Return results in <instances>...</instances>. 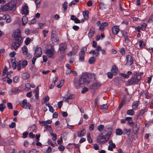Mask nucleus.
<instances>
[{
	"label": "nucleus",
	"mask_w": 153,
	"mask_h": 153,
	"mask_svg": "<svg viewBox=\"0 0 153 153\" xmlns=\"http://www.w3.org/2000/svg\"><path fill=\"white\" fill-rule=\"evenodd\" d=\"M16 3L17 1L16 0H12L4 5L1 7V12L9 11L15 10Z\"/></svg>",
	"instance_id": "1"
},
{
	"label": "nucleus",
	"mask_w": 153,
	"mask_h": 153,
	"mask_svg": "<svg viewBox=\"0 0 153 153\" xmlns=\"http://www.w3.org/2000/svg\"><path fill=\"white\" fill-rule=\"evenodd\" d=\"M133 74L134 75L133 76L127 81L128 84L130 85L139 84L141 79V75L137 73V72H134L133 73Z\"/></svg>",
	"instance_id": "2"
},
{
	"label": "nucleus",
	"mask_w": 153,
	"mask_h": 153,
	"mask_svg": "<svg viewBox=\"0 0 153 153\" xmlns=\"http://www.w3.org/2000/svg\"><path fill=\"white\" fill-rule=\"evenodd\" d=\"M12 36L17 42H14L12 45L13 48L14 49L16 50L19 47V29H17L15 30L13 33Z\"/></svg>",
	"instance_id": "3"
},
{
	"label": "nucleus",
	"mask_w": 153,
	"mask_h": 153,
	"mask_svg": "<svg viewBox=\"0 0 153 153\" xmlns=\"http://www.w3.org/2000/svg\"><path fill=\"white\" fill-rule=\"evenodd\" d=\"M111 134V132L105 134V135H103V133H102L97 137V142L99 144L105 143L109 140Z\"/></svg>",
	"instance_id": "4"
},
{
	"label": "nucleus",
	"mask_w": 153,
	"mask_h": 153,
	"mask_svg": "<svg viewBox=\"0 0 153 153\" xmlns=\"http://www.w3.org/2000/svg\"><path fill=\"white\" fill-rule=\"evenodd\" d=\"M85 76H82L78 80L76 79L74 80V85L76 88H79L84 86L85 84V82L84 80L85 77Z\"/></svg>",
	"instance_id": "5"
},
{
	"label": "nucleus",
	"mask_w": 153,
	"mask_h": 153,
	"mask_svg": "<svg viewBox=\"0 0 153 153\" xmlns=\"http://www.w3.org/2000/svg\"><path fill=\"white\" fill-rule=\"evenodd\" d=\"M33 50L35 51L34 56L39 58L41 56L42 51L41 48L37 46H34L33 47Z\"/></svg>",
	"instance_id": "6"
},
{
	"label": "nucleus",
	"mask_w": 153,
	"mask_h": 153,
	"mask_svg": "<svg viewBox=\"0 0 153 153\" xmlns=\"http://www.w3.org/2000/svg\"><path fill=\"white\" fill-rule=\"evenodd\" d=\"M54 50L53 46H51L49 48H47L46 51V54L48 58L53 59L54 58Z\"/></svg>",
	"instance_id": "7"
},
{
	"label": "nucleus",
	"mask_w": 153,
	"mask_h": 153,
	"mask_svg": "<svg viewBox=\"0 0 153 153\" xmlns=\"http://www.w3.org/2000/svg\"><path fill=\"white\" fill-rule=\"evenodd\" d=\"M51 40L53 44H57L58 43L59 39L56 32L53 31L51 33Z\"/></svg>",
	"instance_id": "8"
},
{
	"label": "nucleus",
	"mask_w": 153,
	"mask_h": 153,
	"mask_svg": "<svg viewBox=\"0 0 153 153\" xmlns=\"http://www.w3.org/2000/svg\"><path fill=\"white\" fill-rule=\"evenodd\" d=\"M87 48L86 47H82L81 51L79 53V60L81 62L84 61L85 51H87Z\"/></svg>",
	"instance_id": "9"
},
{
	"label": "nucleus",
	"mask_w": 153,
	"mask_h": 153,
	"mask_svg": "<svg viewBox=\"0 0 153 153\" xmlns=\"http://www.w3.org/2000/svg\"><path fill=\"white\" fill-rule=\"evenodd\" d=\"M21 13L25 16L28 14V7L27 4L24 3V4L22 6Z\"/></svg>",
	"instance_id": "10"
},
{
	"label": "nucleus",
	"mask_w": 153,
	"mask_h": 153,
	"mask_svg": "<svg viewBox=\"0 0 153 153\" xmlns=\"http://www.w3.org/2000/svg\"><path fill=\"white\" fill-rule=\"evenodd\" d=\"M22 53L25 56L27 59H30L31 57V55L28 52V50L27 47L25 45L22 48Z\"/></svg>",
	"instance_id": "11"
},
{
	"label": "nucleus",
	"mask_w": 153,
	"mask_h": 153,
	"mask_svg": "<svg viewBox=\"0 0 153 153\" xmlns=\"http://www.w3.org/2000/svg\"><path fill=\"white\" fill-rule=\"evenodd\" d=\"M82 76H84L85 78L84 80L85 82V84H88L89 83L91 79H92V75L90 74L85 73Z\"/></svg>",
	"instance_id": "12"
},
{
	"label": "nucleus",
	"mask_w": 153,
	"mask_h": 153,
	"mask_svg": "<svg viewBox=\"0 0 153 153\" xmlns=\"http://www.w3.org/2000/svg\"><path fill=\"white\" fill-rule=\"evenodd\" d=\"M22 106L25 108L30 109L31 105L30 103L27 102L26 99H24L22 102Z\"/></svg>",
	"instance_id": "13"
},
{
	"label": "nucleus",
	"mask_w": 153,
	"mask_h": 153,
	"mask_svg": "<svg viewBox=\"0 0 153 153\" xmlns=\"http://www.w3.org/2000/svg\"><path fill=\"white\" fill-rule=\"evenodd\" d=\"M95 32L94 27L92 26L88 33V36L89 38H92L94 35Z\"/></svg>",
	"instance_id": "14"
},
{
	"label": "nucleus",
	"mask_w": 153,
	"mask_h": 153,
	"mask_svg": "<svg viewBox=\"0 0 153 153\" xmlns=\"http://www.w3.org/2000/svg\"><path fill=\"white\" fill-rule=\"evenodd\" d=\"M127 62L126 64L128 65H131L133 63V60L131 55H128L126 57Z\"/></svg>",
	"instance_id": "15"
},
{
	"label": "nucleus",
	"mask_w": 153,
	"mask_h": 153,
	"mask_svg": "<svg viewBox=\"0 0 153 153\" xmlns=\"http://www.w3.org/2000/svg\"><path fill=\"white\" fill-rule=\"evenodd\" d=\"M112 33L115 35H117L119 31V28L118 26H115L112 28Z\"/></svg>",
	"instance_id": "16"
},
{
	"label": "nucleus",
	"mask_w": 153,
	"mask_h": 153,
	"mask_svg": "<svg viewBox=\"0 0 153 153\" xmlns=\"http://www.w3.org/2000/svg\"><path fill=\"white\" fill-rule=\"evenodd\" d=\"M109 145L108 146V149L111 151H113V148L116 147V145L111 140H110L109 142Z\"/></svg>",
	"instance_id": "17"
},
{
	"label": "nucleus",
	"mask_w": 153,
	"mask_h": 153,
	"mask_svg": "<svg viewBox=\"0 0 153 153\" xmlns=\"http://www.w3.org/2000/svg\"><path fill=\"white\" fill-rule=\"evenodd\" d=\"M108 25L107 22H103L102 23L99 27V30L101 31H103L105 27Z\"/></svg>",
	"instance_id": "18"
},
{
	"label": "nucleus",
	"mask_w": 153,
	"mask_h": 153,
	"mask_svg": "<svg viewBox=\"0 0 153 153\" xmlns=\"http://www.w3.org/2000/svg\"><path fill=\"white\" fill-rule=\"evenodd\" d=\"M132 74V72L131 71H128L126 74L124 73H120V74L124 78L128 79L129 77V76L131 75Z\"/></svg>",
	"instance_id": "19"
},
{
	"label": "nucleus",
	"mask_w": 153,
	"mask_h": 153,
	"mask_svg": "<svg viewBox=\"0 0 153 153\" xmlns=\"http://www.w3.org/2000/svg\"><path fill=\"white\" fill-rule=\"evenodd\" d=\"M118 71V68L115 65L112 66L111 69V72L114 75H116L117 74Z\"/></svg>",
	"instance_id": "20"
},
{
	"label": "nucleus",
	"mask_w": 153,
	"mask_h": 153,
	"mask_svg": "<svg viewBox=\"0 0 153 153\" xmlns=\"http://www.w3.org/2000/svg\"><path fill=\"white\" fill-rule=\"evenodd\" d=\"M100 86V85L99 83L96 82L92 84L90 87V88L92 89H94L99 88Z\"/></svg>",
	"instance_id": "21"
},
{
	"label": "nucleus",
	"mask_w": 153,
	"mask_h": 153,
	"mask_svg": "<svg viewBox=\"0 0 153 153\" xmlns=\"http://www.w3.org/2000/svg\"><path fill=\"white\" fill-rule=\"evenodd\" d=\"M33 93L35 94L36 99H39V89L37 87L33 91Z\"/></svg>",
	"instance_id": "22"
},
{
	"label": "nucleus",
	"mask_w": 153,
	"mask_h": 153,
	"mask_svg": "<svg viewBox=\"0 0 153 153\" xmlns=\"http://www.w3.org/2000/svg\"><path fill=\"white\" fill-rule=\"evenodd\" d=\"M71 19L74 21V22L76 23H79L80 22V20L77 17L74 15H71Z\"/></svg>",
	"instance_id": "23"
},
{
	"label": "nucleus",
	"mask_w": 153,
	"mask_h": 153,
	"mask_svg": "<svg viewBox=\"0 0 153 153\" xmlns=\"http://www.w3.org/2000/svg\"><path fill=\"white\" fill-rule=\"evenodd\" d=\"M148 108L147 107H145L144 109L140 110V112L138 114V116H143L145 113L147 111Z\"/></svg>",
	"instance_id": "24"
},
{
	"label": "nucleus",
	"mask_w": 153,
	"mask_h": 153,
	"mask_svg": "<svg viewBox=\"0 0 153 153\" xmlns=\"http://www.w3.org/2000/svg\"><path fill=\"white\" fill-rule=\"evenodd\" d=\"M86 133V131L85 129H83L80 132L79 131L77 133V136L78 137H81L84 135Z\"/></svg>",
	"instance_id": "25"
},
{
	"label": "nucleus",
	"mask_w": 153,
	"mask_h": 153,
	"mask_svg": "<svg viewBox=\"0 0 153 153\" xmlns=\"http://www.w3.org/2000/svg\"><path fill=\"white\" fill-rule=\"evenodd\" d=\"M66 48V46L63 44H61L59 47V50L61 53H63Z\"/></svg>",
	"instance_id": "26"
},
{
	"label": "nucleus",
	"mask_w": 153,
	"mask_h": 153,
	"mask_svg": "<svg viewBox=\"0 0 153 153\" xmlns=\"http://www.w3.org/2000/svg\"><path fill=\"white\" fill-rule=\"evenodd\" d=\"M140 128L139 125L136 124L133 127V131L134 134L137 133L139 130Z\"/></svg>",
	"instance_id": "27"
},
{
	"label": "nucleus",
	"mask_w": 153,
	"mask_h": 153,
	"mask_svg": "<svg viewBox=\"0 0 153 153\" xmlns=\"http://www.w3.org/2000/svg\"><path fill=\"white\" fill-rule=\"evenodd\" d=\"M22 20V24L23 25H25L28 21L27 18L25 15L23 16Z\"/></svg>",
	"instance_id": "28"
},
{
	"label": "nucleus",
	"mask_w": 153,
	"mask_h": 153,
	"mask_svg": "<svg viewBox=\"0 0 153 153\" xmlns=\"http://www.w3.org/2000/svg\"><path fill=\"white\" fill-rule=\"evenodd\" d=\"M90 54L94 55V56L97 57L99 55V53L95 50H91L89 52Z\"/></svg>",
	"instance_id": "29"
},
{
	"label": "nucleus",
	"mask_w": 153,
	"mask_h": 153,
	"mask_svg": "<svg viewBox=\"0 0 153 153\" xmlns=\"http://www.w3.org/2000/svg\"><path fill=\"white\" fill-rule=\"evenodd\" d=\"M88 11H85L83 12V14L84 17V19L86 20L88 19Z\"/></svg>",
	"instance_id": "30"
},
{
	"label": "nucleus",
	"mask_w": 153,
	"mask_h": 153,
	"mask_svg": "<svg viewBox=\"0 0 153 153\" xmlns=\"http://www.w3.org/2000/svg\"><path fill=\"white\" fill-rule=\"evenodd\" d=\"M116 134L117 135H121L123 134V131L120 129H117L116 130Z\"/></svg>",
	"instance_id": "31"
},
{
	"label": "nucleus",
	"mask_w": 153,
	"mask_h": 153,
	"mask_svg": "<svg viewBox=\"0 0 153 153\" xmlns=\"http://www.w3.org/2000/svg\"><path fill=\"white\" fill-rule=\"evenodd\" d=\"M100 108L101 110H106L108 109V106L107 104H103L100 105Z\"/></svg>",
	"instance_id": "32"
},
{
	"label": "nucleus",
	"mask_w": 153,
	"mask_h": 153,
	"mask_svg": "<svg viewBox=\"0 0 153 153\" xmlns=\"http://www.w3.org/2000/svg\"><path fill=\"white\" fill-rule=\"evenodd\" d=\"M131 131V130L130 129H124L123 131V134H129V133Z\"/></svg>",
	"instance_id": "33"
},
{
	"label": "nucleus",
	"mask_w": 153,
	"mask_h": 153,
	"mask_svg": "<svg viewBox=\"0 0 153 153\" xmlns=\"http://www.w3.org/2000/svg\"><path fill=\"white\" fill-rule=\"evenodd\" d=\"M22 76L24 79H26L29 78L30 75L28 73H25L22 74Z\"/></svg>",
	"instance_id": "34"
},
{
	"label": "nucleus",
	"mask_w": 153,
	"mask_h": 153,
	"mask_svg": "<svg viewBox=\"0 0 153 153\" xmlns=\"http://www.w3.org/2000/svg\"><path fill=\"white\" fill-rule=\"evenodd\" d=\"M95 62V59L93 57H90L88 60V62L90 64H94Z\"/></svg>",
	"instance_id": "35"
},
{
	"label": "nucleus",
	"mask_w": 153,
	"mask_h": 153,
	"mask_svg": "<svg viewBox=\"0 0 153 153\" xmlns=\"http://www.w3.org/2000/svg\"><path fill=\"white\" fill-rule=\"evenodd\" d=\"M123 36L124 39V41L126 43L128 42L129 41V39L127 38V33H125V34H123Z\"/></svg>",
	"instance_id": "36"
},
{
	"label": "nucleus",
	"mask_w": 153,
	"mask_h": 153,
	"mask_svg": "<svg viewBox=\"0 0 153 153\" xmlns=\"http://www.w3.org/2000/svg\"><path fill=\"white\" fill-rule=\"evenodd\" d=\"M30 130L31 131L35 132L36 130V125H33L31 126L30 128Z\"/></svg>",
	"instance_id": "37"
},
{
	"label": "nucleus",
	"mask_w": 153,
	"mask_h": 153,
	"mask_svg": "<svg viewBox=\"0 0 153 153\" xmlns=\"http://www.w3.org/2000/svg\"><path fill=\"white\" fill-rule=\"evenodd\" d=\"M147 26V24L146 23H143L140 27L141 30L145 31Z\"/></svg>",
	"instance_id": "38"
},
{
	"label": "nucleus",
	"mask_w": 153,
	"mask_h": 153,
	"mask_svg": "<svg viewBox=\"0 0 153 153\" xmlns=\"http://www.w3.org/2000/svg\"><path fill=\"white\" fill-rule=\"evenodd\" d=\"M99 7L100 9L103 10L106 8V5L103 3L100 2V3Z\"/></svg>",
	"instance_id": "39"
},
{
	"label": "nucleus",
	"mask_w": 153,
	"mask_h": 153,
	"mask_svg": "<svg viewBox=\"0 0 153 153\" xmlns=\"http://www.w3.org/2000/svg\"><path fill=\"white\" fill-rule=\"evenodd\" d=\"M64 82V79H62L60 80L59 84L57 85V87L58 88H61L63 85Z\"/></svg>",
	"instance_id": "40"
},
{
	"label": "nucleus",
	"mask_w": 153,
	"mask_h": 153,
	"mask_svg": "<svg viewBox=\"0 0 153 153\" xmlns=\"http://www.w3.org/2000/svg\"><path fill=\"white\" fill-rule=\"evenodd\" d=\"M138 106V102L136 101L134 102L132 104V108L133 109H135Z\"/></svg>",
	"instance_id": "41"
},
{
	"label": "nucleus",
	"mask_w": 153,
	"mask_h": 153,
	"mask_svg": "<svg viewBox=\"0 0 153 153\" xmlns=\"http://www.w3.org/2000/svg\"><path fill=\"white\" fill-rule=\"evenodd\" d=\"M144 96H145V97L147 99H149L151 97L150 94L147 91L145 90Z\"/></svg>",
	"instance_id": "42"
},
{
	"label": "nucleus",
	"mask_w": 153,
	"mask_h": 153,
	"mask_svg": "<svg viewBox=\"0 0 153 153\" xmlns=\"http://www.w3.org/2000/svg\"><path fill=\"white\" fill-rule=\"evenodd\" d=\"M127 114L129 115L132 116L134 114V112L132 109L128 110L126 112Z\"/></svg>",
	"instance_id": "43"
},
{
	"label": "nucleus",
	"mask_w": 153,
	"mask_h": 153,
	"mask_svg": "<svg viewBox=\"0 0 153 153\" xmlns=\"http://www.w3.org/2000/svg\"><path fill=\"white\" fill-rule=\"evenodd\" d=\"M5 20H6V22L7 23H10L12 21L10 16L8 15L7 16V18Z\"/></svg>",
	"instance_id": "44"
},
{
	"label": "nucleus",
	"mask_w": 153,
	"mask_h": 153,
	"mask_svg": "<svg viewBox=\"0 0 153 153\" xmlns=\"http://www.w3.org/2000/svg\"><path fill=\"white\" fill-rule=\"evenodd\" d=\"M90 133H87V140L89 143H91L92 142V140L90 137Z\"/></svg>",
	"instance_id": "45"
},
{
	"label": "nucleus",
	"mask_w": 153,
	"mask_h": 153,
	"mask_svg": "<svg viewBox=\"0 0 153 153\" xmlns=\"http://www.w3.org/2000/svg\"><path fill=\"white\" fill-rule=\"evenodd\" d=\"M30 39L28 37L26 38V39L25 41V43L26 45H28L30 43Z\"/></svg>",
	"instance_id": "46"
},
{
	"label": "nucleus",
	"mask_w": 153,
	"mask_h": 153,
	"mask_svg": "<svg viewBox=\"0 0 153 153\" xmlns=\"http://www.w3.org/2000/svg\"><path fill=\"white\" fill-rule=\"evenodd\" d=\"M104 126L102 125H100L97 127V129L100 131H101L104 128Z\"/></svg>",
	"instance_id": "47"
},
{
	"label": "nucleus",
	"mask_w": 153,
	"mask_h": 153,
	"mask_svg": "<svg viewBox=\"0 0 153 153\" xmlns=\"http://www.w3.org/2000/svg\"><path fill=\"white\" fill-rule=\"evenodd\" d=\"M5 105L3 104H1L0 105V111L2 112L4 111V110L5 108Z\"/></svg>",
	"instance_id": "48"
},
{
	"label": "nucleus",
	"mask_w": 153,
	"mask_h": 153,
	"mask_svg": "<svg viewBox=\"0 0 153 153\" xmlns=\"http://www.w3.org/2000/svg\"><path fill=\"white\" fill-rule=\"evenodd\" d=\"M68 5V3L67 2L65 1L64 2L62 5V7L64 8V11H65L67 8V7Z\"/></svg>",
	"instance_id": "49"
},
{
	"label": "nucleus",
	"mask_w": 153,
	"mask_h": 153,
	"mask_svg": "<svg viewBox=\"0 0 153 153\" xmlns=\"http://www.w3.org/2000/svg\"><path fill=\"white\" fill-rule=\"evenodd\" d=\"M25 87L27 88V91H29L30 90V83H27L25 84Z\"/></svg>",
	"instance_id": "50"
},
{
	"label": "nucleus",
	"mask_w": 153,
	"mask_h": 153,
	"mask_svg": "<svg viewBox=\"0 0 153 153\" xmlns=\"http://www.w3.org/2000/svg\"><path fill=\"white\" fill-rule=\"evenodd\" d=\"M125 101L124 100H122L121 102V103H120V104L119 105V106L118 108V110H120L121 107L123 106V105L124 104V103Z\"/></svg>",
	"instance_id": "51"
},
{
	"label": "nucleus",
	"mask_w": 153,
	"mask_h": 153,
	"mask_svg": "<svg viewBox=\"0 0 153 153\" xmlns=\"http://www.w3.org/2000/svg\"><path fill=\"white\" fill-rule=\"evenodd\" d=\"M27 64V62L26 60H24L22 63V66L23 67H25Z\"/></svg>",
	"instance_id": "52"
},
{
	"label": "nucleus",
	"mask_w": 153,
	"mask_h": 153,
	"mask_svg": "<svg viewBox=\"0 0 153 153\" xmlns=\"http://www.w3.org/2000/svg\"><path fill=\"white\" fill-rule=\"evenodd\" d=\"M58 149L59 151L62 152L65 149V147L62 145H59L58 147Z\"/></svg>",
	"instance_id": "53"
},
{
	"label": "nucleus",
	"mask_w": 153,
	"mask_h": 153,
	"mask_svg": "<svg viewBox=\"0 0 153 153\" xmlns=\"http://www.w3.org/2000/svg\"><path fill=\"white\" fill-rule=\"evenodd\" d=\"M139 44L140 48H143L144 46V44L143 41H140L139 42Z\"/></svg>",
	"instance_id": "54"
},
{
	"label": "nucleus",
	"mask_w": 153,
	"mask_h": 153,
	"mask_svg": "<svg viewBox=\"0 0 153 153\" xmlns=\"http://www.w3.org/2000/svg\"><path fill=\"white\" fill-rule=\"evenodd\" d=\"M7 68L6 66H5L4 69V70L2 72V76H4L6 74V72L7 71Z\"/></svg>",
	"instance_id": "55"
},
{
	"label": "nucleus",
	"mask_w": 153,
	"mask_h": 153,
	"mask_svg": "<svg viewBox=\"0 0 153 153\" xmlns=\"http://www.w3.org/2000/svg\"><path fill=\"white\" fill-rule=\"evenodd\" d=\"M78 2L79 0H75L74 1H72L70 3L69 5L71 6L72 5H75L77 2Z\"/></svg>",
	"instance_id": "56"
},
{
	"label": "nucleus",
	"mask_w": 153,
	"mask_h": 153,
	"mask_svg": "<svg viewBox=\"0 0 153 153\" xmlns=\"http://www.w3.org/2000/svg\"><path fill=\"white\" fill-rule=\"evenodd\" d=\"M88 90V88H86V87L84 88L81 91V93L82 94H84Z\"/></svg>",
	"instance_id": "57"
},
{
	"label": "nucleus",
	"mask_w": 153,
	"mask_h": 153,
	"mask_svg": "<svg viewBox=\"0 0 153 153\" xmlns=\"http://www.w3.org/2000/svg\"><path fill=\"white\" fill-rule=\"evenodd\" d=\"M58 79V76H55L53 78V82L52 83H53V84H55V83L56 82H57V80Z\"/></svg>",
	"instance_id": "58"
},
{
	"label": "nucleus",
	"mask_w": 153,
	"mask_h": 153,
	"mask_svg": "<svg viewBox=\"0 0 153 153\" xmlns=\"http://www.w3.org/2000/svg\"><path fill=\"white\" fill-rule=\"evenodd\" d=\"M48 30H42V33L44 35V37H46L47 35H46V33H48Z\"/></svg>",
	"instance_id": "59"
},
{
	"label": "nucleus",
	"mask_w": 153,
	"mask_h": 153,
	"mask_svg": "<svg viewBox=\"0 0 153 153\" xmlns=\"http://www.w3.org/2000/svg\"><path fill=\"white\" fill-rule=\"evenodd\" d=\"M153 21V15H151L150 16L149 21L148 22L149 23H151Z\"/></svg>",
	"instance_id": "60"
},
{
	"label": "nucleus",
	"mask_w": 153,
	"mask_h": 153,
	"mask_svg": "<svg viewBox=\"0 0 153 153\" xmlns=\"http://www.w3.org/2000/svg\"><path fill=\"white\" fill-rule=\"evenodd\" d=\"M113 74L111 72H108L107 73L108 77L109 78H112L113 76Z\"/></svg>",
	"instance_id": "61"
},
{
	"label": "nucleus",
	"mask_w": 153,
	"mask_h": 153,
	"mask_svg": "<svg viewBox=\"0 0 153 153\" xmlns=\"http://www.w3.org/2000/svg\"><path fill=\"white\" fill-rule=\"evenodd\" d=\"M44 126L45 128H46V129H48L49 130H51V128L50 126H49L47 125L46 124H45Z\"/></svg>",
	"instance_id": "62"
},
{
	"label": "nucleus",
	"mask_w": 153,
	"mask_h": 153,
	"mask_svg": "<svg viewBox=\"0 0 153 153\" xmlns=\"http://www.w3.org/2000/svg\"><path fill=\"white\" fill-rule=\"evenodd\" d=\"M18 79L19 76H16L13 78V81L15 83H16L18 82Z\"/></svg>",
	"instance_id": "63"
},
{
	"label": "nucleus",
	"mask_w": 153,
	"mask_h": 153,
	"mask_svg": "<svg viewBox=\"0 0 153 153\" xmlns=\"http://www.w3.org/2000/svg\"><path fill=\"white\" fill-rule=\"evenodd\" d=\"M7 106L8 108L10 109H12L13 108V105L11 103H7Z\"/></svg>",
	"instance_id": "64"
}]
</instances>
